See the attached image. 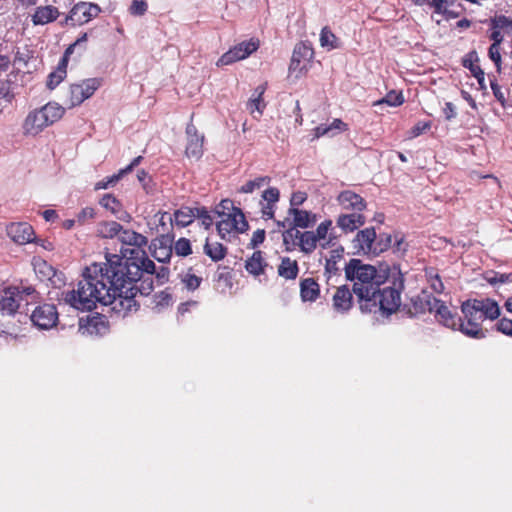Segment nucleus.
<instances>
[{"label":"nucleus","mask_w":512,"mask_h":512,"mask_svg":"<svg viewBox=\"0 0 512 512\" xmlns=\"http://www.w3.org/2000/svg\"><path fill=\"white\" fill-rule=\"evenodd\" d=\"M119 261L112 256L108 264L87 266L77 289L62 293L64 302L80 311H91L100 303L121 317L138 311L137 294L147 296L153 291L155 264L150 259L130 265Z\"/></svg>","instance_id":"f257e3e1"},{"label":"nucleus","mask_w":512,"mask_h":512,"mask_svg":"<svg viewBox=\"0 0 512 512\" xmlns=\"http://www.w3.org/2000/svg\"><path fill=\"white\" fill-rule=\"evenodd\" d=\"M344 271L346 279L353 282L352 291L357 297L361 311L372 312L375 301L370 297H373L375 291L377 292V286H381L384 275L380 274L374 266L356 258L350 259L345 264Z\"/></svg>","instance_id":"f03ea898"},{"label":"nucleus","mask_w":512,"mask_h":512,"mask_svg":"<svg viewBox=\"0 0 512 512\" xmlns=\"http://www.w3.org/2000/svg\"><path fill=\"white\" fill-rule=\"evenodd\" d=\"M463 319L460 317V331L475 339L485 337L482 323L485 319L495 320L500 316L498 303L491 298L468 299L461 305Z\"/></svg>","instance_id":"7ed1b4c3"},{"label":"nucleus","mask_w":512,"mask_h":512,"mask_svg":"<svg viewBox=\"0 0 512 512\" xmlns=\"http://www.w3.org/2000/svg\"><path fill=\"white\" fill-rule=\"evenodd\" d=\"M404 289V276L400 270L390 269L383 276L381 286H377L373 297L375 301L374 312L377 310L390 315L398 310L401 305V293Z\"/></svg>","instance_id":"20e7f679"},{"label":"nucleus","mask_w":512,"mask_h":512,"mask_svg":"<svg viewBox=\"0 0 512 512\" xmlns=\"http://www.w3.org/2000/svg\"><path fill=\"white\" fill-rule=\"evenodd\" d=\"M216 213L221 220L216 224L217 232L222 239H228L231 235L245 232L248 222L244 213L230 199H223L216 207Z\"/></svg>","instance_id":"39448f33"},{"label":"nucleus","mask_w":512,"mask_h":512,"mask_svg":"<svg viewBox=\"0 0 512 512\" xmlns=\"http://www.w3.org/2000/svg\"><path fill=\"white\" fill-rule=\"evenodd\" d=\"M65 113L64 107L57 103H47L39 109L30 111L22 123V134L35 137L46 127L60 120Z\"/></svg>","instance_id":"423d86ee"},{"label":"nucleus","mask_w":512,"mask_h":512,"mask_svg":"<svg viewBox=\"0 0 512 512\" xmlns=\"http://www.w3.org/2000/svg\"><path fill=\"white\" fill-rule=\"evenodd\" d=\"M118 239L123 245L133 246V248L122 247L120 250L121 255L106 252V262L104 264H108V259L111 258L112 256L120 258L119 262L125 265H130L131 263L138 264L140 262L149 260L146 252L143 250V247H145L148 243V239L146 236L134 230L124 229L122 227L121 233H119L118 235Z\"/></svg>","instance_id":"0eeeda50"},{"label":"nucleus","mask_w":512,"mask_h":512,"mask_svg":"<svg viewBox=\"0 0 512 512\" xmlns=\"http://www.w3.org/2000/svg\"><path fill=\"white\" fill-rule=\"evenodd\" d=\"M39 297L38 292L31 286L6 287L1 292L0 311L2 314L15 315L22 306L34 303Z\"/></svg>","instance_id":"6e6552de"},{"label":"nucleus","mask_w":512,"mask_h":512,"mask_svg":"<svg viewBox=\"0 0 512 512\" xmlns=\"http://www.w3.org/2000/svg\"><path fill=\"white\" fill-rule=\"evenodd\" d=\"M100 78H89L81 83L71 84L65 93L64 103L68 108L79 106L86 99L90 98L101 86Z\"/></svg>","instance_id":"1a4fd4ad"},{"label":"nucleus","mask_w":512,"mask_h":512,"mask_svg":"<svg viewBox=\"0 0 512 512\" xmlns=\"http://www.w3.org/2000/svg\"><path fill=\"white\" fill-rule=\"evenodd\" d=\"M100 12L101 9L97 4L79 2L72 7L69 14L60 24L62 26L68 24L81 26L96 18Z\"/></svg>","instance_id":"9d476101"},{"label":"nucleus","mask_w":512,"mask_h":512,"mask_svg":"<svg viewBox=\"0 0 512 512\" xmlns=\"http://www.w3.org/2000/svg\"><path fill=\"white\" fill-rule=\"evenodd\" d=\"M260 41L257 38H251L246 41H242L230 48L225 52L216 62L218 67L233 64L237 61L243 60L250 56L252 53L258 50Z\"/></svg>","instance_id":"9b49d317"},{"label":"nucleus","mask_w":512,"mask_h":512,"mask_svg":"<svg viewBox=\"0 0 512 512\" xmlns=\"http://www.w3.org/2000/svg\"><path fill=\"white\" fill-rule=\"evenodd\" d=\"M30 319L32 323L42 330L54 327L58 322V311L54 304H41L34 308Z\"/></svg>","instance_id":"f8f14e48"},{"label":"nucleus","mask_w":512,"mask_h":512,"mask_svg":"<svg viewBox=\"0 0 512 512\" xmlns=\"http://www.w3.org/2000/svg\"><path fill=\"white\" fill-rule=\"evenodd\" d=\"M313 57L314 50L308 43L300 42L296 44L293 50L289 70H298L299 72L303 71L306 69L307 63H309Z\"/></svg>","instance_id":"ddd939ff"},{"label":"nucleus","mask_w":512,"mask_h":512,"mask_svg":"<svg viewBox=\"0 0 512 512\" xmlns=\"http://www.w3.org/2000/svg\"><path fill=\"white\" fill-rule=\"evenodd\" d=\"M186 134L188 139L185 150L186 156L199 159L203 155L204 135L198 133L193 123L187 125Z\"/></svg>","instance_id":"4468645a"},{"label":"nucleus","mask_w":512,"mask_h":512,"mask_svg":"<svg viewBox=\"0 0 512 512\" xmlns=\"http://www.w3.org/2000/svg\"><path fill=\"white\" fill-rule=\"evenodd\" d=\"M280 199V191L277 187H270L262 192L260 200L261 217L265 220L273 219L277 203Z\"/></svg>","instance_id":"2eb2a0df"},{"label":"nucleus","mask_w":512,"mask_h":512,"mask_svg":"<svg viewBox=\"0 0 512 512\" xmlns=\"http://www.w3.org/2000/svg\"><path fill=\"white\" fill-rule=\"evenodd\" d=\"M437 300L433 295L422 291L417 296L411 298L408 311L411 315L424 314L426 312L433 313L435 306H437Z\"/></svg>","instance_id":"dca6fc26"},{"label":"nucleus","mask_w":512,"mask_h":512,"mask_svg":"<svg viewBox=\"0 0 512 512\" xmlns=\"http://www.w3.org/2000/svg\"><path fill=\"white\" fill-rule=\"evenodd\" d=\"M426 5L445 19H455L460 15L461 4L458 0H427Z\"/></svg>","instance_id":"f3484780"},{"label":"nucleus","mask_w":512,"mask_h":512,"mask_svg":"<svg viewBox=\"0 0 512 512\" xmlns=\"http://www.w3.org/2000/svg\"><path fill=\"white\" fill-rule=\"evenodd\" d=\"M337 201L345 212L364 211L367 206L364 198L351 190L342 191L338 195Z\"/></svg>","instance_id":"a211bd4d"},{"label":"nucleus","mask_w":512,"mask_h":512,"mask_svg":"<svg viewBox=\"0 0 512 512\" xmlns=\"http://www.w3.org/2000/svg\"><path fill=\"white\" fill-rule=\"evenodd\" d=\"M366 222V218L363 215V211L358 212H344L341 213L337 219V226L344 233H351L363 226Z\"/></svg>","instance_id":"6ab92c4d"},{"label":"nucleus","mask_w":512,"mask_h":512,"mask_svg":"<svg viewBox=\"0 0 512 512\" xmlns=\"http://www.w3.org/2000/svg\"><path fill=\"white\" fill-rule=\"evenodd\" d=\"M377 234L373 227L365 228L357 232L354 239V247L367 255H374Z\"/></svg>","instance_id":"aec40b11"},{"label":"nucleus","mask_w":512,"mask_h":512,"mask_svg":"<svg viewBox=\"0 0 512 512\" xmlns=\"http://www.w3.org/2000/svg\"><path fill=\"white\" fill-rule=\"evenodd\" d=\"M333 309L338 313H347L353 307V292L347 285L337 287L332 297Z\"/></svg>","instance_id":"412c9836"},{"label":"nucleus","mask_w":512,"mask_h":512,"mask_svg":"<svg viewBox=\"0 0 512 512\" xmlns=\"http://www.w3.org/2000/svg\"><path fill=\"white\" fill-rule=\"evenodd\" d=\"M439 323L452 330L460 331V317L453 313L441 300H437V306L433 311Z\"/></svg>","instance_id":"4be33fe9"},{"label":"nucleus","mask_w":512,"mask_h":512,"mask_svg":"<svg viewBox=\"0 0 512 512\" xmlns=\"http://www.w3.org/2000/svg\"><path fill=\"white\" fill-rule=\"evenodd\" d=\"M8 234L18 244H27L34 240V230L31 225L25 222L12 223L8 227Z\"/></svg>","instance_id":"5701e85b"},{"label":"nucleus","mask_w":512,"mask_h":512,"mask_svg":"<svg viewBox=\"0 0 512 512\" xmlns=\"http://www.w3.org/2000/svg\"><path fill=\"white\" fill-rule=\"evenodd\" d=\"M300 298L303 302H315L320 297V285L312 278H302L299 283Z\"/></svg>","instance_id":"b1692460"},{"label":"nucleus","mask_w":512,"mask_h":512,"mask_svg":"<svg viewBox=\"0 0 512 512\" xmlns=\"http://www.w3.org/2000/svg\"><path fill=\"white\" fill-rule=\"evenodd\" d=\"M60 15L57 7L52 5L39 6L36 8L31 17L32 23L37 25H45L54 22Z\"/></svg>","instance_id":"393cba45"},{"label":"nucleus","mask_w":512,"mask_h":512,"mask_svg":"<svg viewBox=\"0 0 512 512\" xmlns=\"http://www.w3.org/2000/svg\"><path fill=\"white\" fill-rule=\"evenodd\" d=\"M267 266L268 263L264 258L263 252L260 250L254 251L252 255L245 261L246 271L254 277H259L265 274Z\"/></svg>","instance_id":"a878e982"},{"label":"nucleus","mask_w":512,"mask_h":512,"mask_svg":"<svg viewBox=\"0 0 512 512\" xmlns=\"http://www.w3.org/2000/svg\"><path fill=\"white\" fill-rule=\"evenodd\" d=\"M142 156H138L132 160V162L123 169H120L118 173L113 174L112 176L106 177L105 179L97 182L95 184V190L107 189L111 186L116 185V183L126 174L130 173L134 167L138 166L142 160Z\"/></svg>","instance_id":"bb28decb"},{"label":"nucleus","mask_w":512,"mask_h":512,"mask_svg":"<svg viewBox=\"0 0 512 512\" xmlns=\"http://www.w3.org/2000/svg\"><path fill=\"white\" fill-rule=\"evenodd\" d=\"M289 215L293 217L294 228L306 229L314 226L317 221L316 214L298 208H290Z\"/></svg>","instance_id":"cd10ccee"},{"label":"nucleus","mask_w":512,"mask_h":512,"mask_svg":"<svg viewBox=\"0 0 512 512\" xmlns=\"http://www.w3.org/2000/svg\"><path fill=\"white\" fill-rule=\"evenodd\" d=\"M277 274L279 277L289 281L295 280L299 274V265L297 260L290 257H282L277 267Z\"/></svg>","instance_id":"c85d7f7f"},{"label":"nucleus","mask_w":512,"mask_h":512,"mask_svg":"<svg viewBox=\"0 0 512 512\" xmlns=\"http://www.w3.org/2000/svg\"><path fill=\"white\" fill-rule=\"evenodd\" d=\"M203 252L213 262H219L227 256L228 248L220 242L206 238L203 246Z\"/></svg>","instance_id":"c756f323"},{"label":"nucleus","mask_w":512,"mask_h":512,"mask_svg":"<svg viewBox=\"0 0 512 512\" xmlns=\"http://www.w3.org/2000/svg\"><path fill=\"white\" fill-rule=\"evenodd\" d=\"M266 91V84H261L257 86L247 102V110L253 114L254 112H258L260 115H262L266 104L263 100V95Z\"/></svg>","instance_id":"7c9ffc66"},{"label":"nucleus","mask_w":512,"mask_h":512,"mask_svg":"<svg viewBox=\"0 0 512 512\" xmlns=\"http://www.w3.org/2000/svg\"><path fill=\"white\" fill-rule=\"evenodd\" d=\"M473 58L477 61L476 52H471L468 54V57L463 59V66L471 72V74L476 78L480 88L485 89V73L483 69L476 63H474Z\"/></svg>","instance_id":"2f4dec72"},{"label":"nucleus","mask_w":512,"mask_h":512,"mask_svg":"<svg viewBox=\"0 0 512 512\" xmlns=\"http://www.w3.org/2000/svg\"><path fill=\"white\" fill-rule=\"evenodd\" d=\"M121 230L122 225L116 221H101L97 224L96 235L106 239L118 238Z\"/></svg>","instance_id":"473e14b6"},{"label":"nucleus","mask_w":512,"mask_h":512,"mask_svg":"<svg viewBox=\"0 0 512 512\" xmlns=\"http://www.w3.org/2000/svg\"><path fill=\"white\" fill-rule=\"evenodd\" d=\"M67 65H68V58H66L63 55V57L61 58L58 66H57V69L48 75L47 87L50 90H53L54 88H56L64 80V78L67 75V70H66Z\"/></svg>","instance_id":"72a5a7b5"},{"label":"nucleus","mask_w":512,"mask_h":512,"mask_svg":"<svg viewBox=\"0 0 512 512\" xmlns=\"http://www.w3.org/2000/svg\"><path fill=\"white\" fill-rule=\"evenodd\" d=\"M317 243L318 241L313 231H299L298 247L303 253H312L316 249Z\"/></svg>","instance_id":"f704fd0d"},{"label":"nucleus","mask_w":512,"mask_h":512,"mask_svg":"<svg viewBox=\"0 0 512 512\" xmlns=\"http://www.w3.org/2000/svg\"><path fill=\"white\" fill-rule=\"evenodd\" d=\"M99 204L115 216H118L123 211L121 201L111 193L104 194L99 200Z\"/></svg>","instance_id":"c9c22d12"},{"label":"nucleus","mask_w":512,"mask_h":512,"mask_svg":"<svg viewBox=\"0 0 512 512\" xmlns=\"http://www.w3.org/2000/svg\"><path fill=\"white\" fill-rule=\"evenodd\" d=\"M195 219V207H181L174 212V220L178 226L186 227Z\"/></svg>","instance_id":"e433bc0d"},{"label":"nucleus","mask_w":512,"mask_h":512,"mask_svg":"<svg viewBox=\"0 0 512 512\" xmlns=\"http://www.w3.org/2000/svg\"><path fill=\"white\" fill-rule=\"evenodd\" d=\"M15 98L9 81H0V115L8 108Z\"/></svg>","instance_id":"4c0bfd02"},{"label":"nucleus","mask_w":512,"mask_h":512,"mask_svg":"<svg viewBox=\"0 0 512 512\" xmlns=\"http://www.w3.org/2000/svg\"><path fill=\"white\" fill-rule=\"evenodd\" d=\"M320 44L323 48H327L328 50H333L340 46L339 39L328 26L323 27L321 30Z\"/></svg>","instance_id":"58836bf2"},{"label":"nucleus","mask_w":512,"mask_h":512,"mask_svg":"<svg viewBox=\"0 0 512 512\" xmlns=\"http://www.w3.org/2000/svg\"><path fill=\"white\" fill-rule=\"evenodd\" d=\"M271 181L269 176H259L253 180L247 181L244 185H242L239 189V193H252L256 189L262 188L265 184H268Z\"/></svg>","instance_id":"ea45409f"},{"label":"nucleus","mask_w":512,"mask_h":512,"mask_svg":"<svg viewBox=\"0 0 512 512\" xmlns=\"http://www.w3.org/2000/svg\"><path fill=\"white\" fill-rule=\"evenodd\" d=\"M298 241L299 230L293 226L283 232V243L285 245L286 251H293L296 247H298Z\"/></svg>","instance_id":"a19ab883"},{"label":"nucleus","mask_w":512,"mask_h":512,"mask_svg":"<svg viewBox=\"0 0 512 512\" xmlns=\"http://www.w3.org/2000/svg\"><path fill=\"white\" fill-rule=\"evenodd\" d=\"M182 283L188 290L194 291L198 289L202 283V278L197 276L193 272V268L190 267L183 275H182Z\"/></svg>","instance_id":"79ce46f5"},{"label":"nucleus","mask_w":512,"mask_h":512,"mask_svg":"<svg viewBox=\"0 0 512 512\" xmlns=\"http://www.w3.org/2000/svg\"><path fill=\"white\" fill-rule=\"evenodd\" d=\"M494 28L499 29L505 34L512 35V18L505 15H497L491 19Z\"/></svg>","instance_id":"37998d69"},{"label":"nucleus","mask_w":512,"mask_h":512,"mask_svg":"<svg viewBox=\"0 0 512 512\" xmlns=\"http://www.w3.org/2000/svg\"><path fill=\"white\" fill-rule=\"evenodd\" d=\"M392 235L389 233H380L376 237L374 255H379L380 253L387 251L392 246Z\"/></svg>","instance_id":"c03bdc74"},{"label":"nucleus","mask_w":512,"mask_h":512,"mask_svg":"<svg viewBox=\"0 0 512 512\" xmlns=\"http://www.w3.org/2000/svg\"><path fill=\"white\" fill-rule=\"evenodd\" d=\"M485 280L491 284H503V283H511L512 282V272L511 273H498V272H490L485 276Z\"/></svg>","instance_id":"a18cd8bd"},{"label":"nucleus","mask_w":512,"mask_h":512,"mask_svg":"<svg viewBox=\"0 0 512 512\" xmlns=\"http://www.w3.org/2000/svg\"><path fill=\"white\" fill-rule=\"evenodd\" d=\"M331 228H332L331 220H325L322 223H320L316 229V232H314L317 241L326 240V244L331 243L333 238L331 236H329V238L327 239L328 232H329V230H331Z\"/></svg>","instance_id":"49530a36"},{"label":"nucleus","mask_w":512,"mask_h":512,"mask_svg":"<svg viewBox=\"0 0 512 512\" xmlns=\"http://www.w3.org/2000/svg\"><path fill=\"white\" fill-rule=\"evenodd\" d=\"M490 87L493 92L494 97L500 103L503 108L507 106V97L503 92L501 86L498 84V81L495 76L490 77Z\"/></svg>","instance_id":"de8ad7c7"},{"label":"nucleus","mask_w":512,"mask_h":512,"mask_svg":"<svg viewBox=\"0 0 512 512\" xmlns=\"http://www.w3.org/2000/svg\"><path fill=\"white\" fill-rule=\"evenodd\" d=\"M175 253L178 256L186 257L192 253L190 240L187 238H179L173 246Z\"/></svg>","instance_id":"09e8293b"},{"label":"nucleus","mask_w":512,"mask_h":512,"mask_svg":"<svg viewBox=\"0 0 512 512\" xmlns=\"http://www.w3.org/2000/svg\"><path fill=\"white\" fill-rule=\"evenodd\" d=\"M196 218L201 221V224L206 229H209L213 225V218L208 209L204 206L195 207V219Z\"/></svg>","instance_id":"8fccbe9b"},{"label":"nucleus","mask_w":512,"mask_h":512,"mask_svg":"<svg viewBox=\"0 0 512 512\" xmlns=\"http://www.w3.org/2000/svg\"><path fill=\"white\" fill-rule=\"evenodd\" d=\"M501 45L491 44L488 49V56L494 63L498 73L502 70V57H501Z\"/></svg>","instance_id":"3c124183"},{"label":"nucleus","mask_w":512,"mask_h":512,"mask_svg":"<svg viewBox=\"0 0 512 512\" xmlns=\"http://www.w3.org/2000/svg\"><path fill=\"white\" fill-rule=\"evenodd\" d=\"M404 102V97L401 92H397L395 90H392L386 94V96L380 100L378 103H386L389 106H400Z\"/></svg>","instance_id":"603ef678"},{"label":"nucleus","mask_w":512,"mask_h":512,"mask_svg":"<svg viewBox=\"0 0 512 512\" xmlns=\"http://www.w3.org/2000/svg\"><path fill=\"white\" fill-rule=\"evenodd\" d=\"M173 235L165 234L153 240L150 248H164L173 249Z\"/></svg>","instance_id":"864d4df0"},{"label":"nucleus","mask_w":512,"mask_h":512,"mask_svg":"<svg viewBox=\"0 0 512 512\" xmlns=\"http://www.w3.org/2000/svg\"><path fill=\"white\" fill-rule=\"evenodd\" d=\"M152 256L161 263L169 262L173 249L164 248H151Z\"/></svg>","instance_id":"5fc2aeb1"},{"label":"nucleus","mask_w":512,"mask_h":512,"mask_svg":"<svg viewBox=\"0 0 512 512\" xmlns=\"http://www.w3.org/2000/svg\"><path fill=\"white\" fill-rule=\"evenodd\" d=\"M148 4L146 0H133L129 12L133 16H142L146 13Z\"/></svg>","instance_id":"6e6d98bb"},{"label":"nucleus","mask_w":512,"mask_h":512,"mask_svg":"<svg viewBox=\"0 0 512 512\" xmlns=\"http://www.w3.org/2000/svg\"><path fill=\"white\" fill-rule=\"evenodd\" d=\"M96 216V211L92 207L83 208L77 215V222L81 225L86 224L89 220L94 219Z\"/></svg>","instance_id":"4d7b16f0"},{"label":"nucleus","mask_w":512,"mask_h":512,"mask_svg":"<svg viewBox=\"0 0 512 512\" xmlns=\"http://www.w3.org/2000/svg\"><path fill=\"white\" fill-rule=\"evenodd\" d=\"M265 237H266L265 230L257 229L256 231L253 232L248 247L252 248V249L257 248L259 245H261L264 242Z\"/></svg>","instance_id":"13d9d810"},{"label":"nucleus","mask_w":512,"mask_h":512,"mask_svg":"<svg viewBox=\"0 0 512 512\" xmlns=\"http://www.w3.org/2000/svg\"><path fill=\"white\" fill-rule=\"evenodd\" d=\"M430 121H419L410 130L411 137H418L426 131L430 130Z\"/></svg>","instance_id":"bf43d9fd"},{"label":"nucleus","mask_w":512,"mask_h":512,"mask_svg":"<svg viewBox=\"0 0 512 512\" xmlns=\"http://www.w3.org/2000/svg\"><path fill=\"white\" fill-rule=\"evenodd\" d=\"M496 329L497 331L512 337V320L505 317L501 318L496 323Z\"/></svg>","instance_id":"052dcab7"},{"label":"nucleus","mask_w":512,"mask_h":512,"mask_svg":"<svg viewBox=\"0 0 512 512\" xmlns=\"http://www.w3.org/2000/svg\"><path fill=\"white\" fill-rule=\"evenodd\" d=\"M87 40H88V34H87L86 32L82 33V34L77 38V40H76L74 43L70 44V45L66 48V50H65V52H64V54H63V55H64L66 58H68V59H69V56L74 52L75 47H77V46L81 45L82 43L87 42Z\"/></svg>","instance_id":"680f3d73"},{"label":"nucleus","mask_w":512,"mask_h":512,"mask_svg":"<svg viewBox=\"0 0 512 512\" xmlns=\"http://www.w3.org/2000/svg\"><path fill=\"white\" fill-rule=\"evenodd\" d=\"M340 271L339 263H335L334 260H326L325 273L328 275V278L338 275Z\"/></svg>","instance_id":"e2e57ef3"},{"label":"nucleus","mask_w":512,"mask_h":512,"mask_svg":"<svg viewBox=\"0 0 512 512\" xmlns=\"http://www.w3.org/2000/svg\"><path fill=\"white\" fill-rule=\"evenodd\" d=\"M489 38L493 41L492 44L496 45H501L504 40L503 32L500 31L499 29L494 28V25H492L491 21Z\"/></svg>","instance_id":"0e129e2a"},{"label":"nucleus","mask_w":512,"mask_h":512,"mask_svg":"<svg viewBox=\"0 0 512 512\" xmlns=\"http://www.w3.org/2000/svg\"><path fill=\"white\" fill-rule=\"evenodd\" d=\"M307 199V194L302 191H296L292 194L290 199L291 208H297Z\"/></svg>","instance_id":"69168bd1"},{"label":"nucleus","mask_w":512,"mask_h":512,"mask_svg":"<svg viewBox=\"0 0 512 512\" xmlns=\"http://www.w3.org/2000/svg\"><path fill=\"white\" fill-rule=\"evenodd\" d=\"M443 114L447 121L454 119L457 115L455 106L451 102H446L443 107Z\"/></svg>","instance_id":"338daca9"},{"label":"nucleus","mask_w":512,"mask_h":512,"mask_svg":"<svg viewBox=\"0 0 512 512\" xmlns=\"http://www.w3.org/2000/svg\"><path fill=\"white\" fill-rule=\"evenodd\" d=\"M431 288L438 294L444 291V284L438 274H436L434 277H431Z\"/></svg>","instance_id":"774afa93"}]
</instances>
